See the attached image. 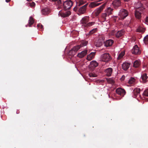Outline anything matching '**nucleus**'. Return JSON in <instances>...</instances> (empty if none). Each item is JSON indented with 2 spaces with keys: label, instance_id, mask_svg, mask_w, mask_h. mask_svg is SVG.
I'll return each mask as SVG.
<instances>
[{
  "label": "nucleus",
  "instance_id": "f257e3e1",
  "mask_svg": "<svg viewBox=\"0 0 148 148\" xmlns=\"http://www.w3.org/2000/svg\"><path fill=\"white\" fill-rule=\"evenodd\" d=\"M88 43V41L86 40H83L81 41L79 45H77L73 47L69 51V54L70 55L73 56L76 52L81 48L86 46Z\"/></svg>",
  "mask_w": 148,
  "mask_h": 148
},
{
  "label": "nucleus",
  "instance_id": "f03ea898",
  "mask_svg": "<svg viewBox=\"0 0 148 148\" xmlns=\"http://www.w3.org/2000/svg\"><path fill=\"white\" fill-rule=\"evenodd\" d=\"M128 12L127 10L124 9H122L120 10L119 14L120 18H118V17L115 16H112V18L114 22H116V20L118 19H124L128 16Z\"/></svg>",
  "mask_w": 148,
  "mask_h": 148
},
{
  "label": "nucleus",
  "instance_id": "7ed1b4c3",
  "mask_svg": "<svg viewBox=\"0 0 148 148\" xmlns=\"http://www.w3.org/2000/svg\"><path fill=\"white\" fill-rule=\"evenodd\" d=\"M112 59V57L108 53H103L101 56V60L103 62H108Z\"/></svg>",
  "mask_w": 148,
  "mask_h": 148
},
{
  "label": "nucleus",
  "instance_id": "20e7f679",
  "mask_svg": "<svg viewBox=\"0 0 148 148\" xmlns=\"http://www.w3.org/2000/svg\"><path fill=\"white\" fill-rule=\"evenodd\" d=\"M63 2L64 8L66 10L70 9L73 5L72 2L70 1H66Z\"/></svg>",
  "mask_w": 148,
  "mask_h": 148
},
{
  "label": "nucleus",
  "instance_id": "39448f33",
  "mask_svg": "<svg viewBox=\"0 0 148 148\" xmlns=\"http://www.w3.org/2000/svg\"><path fill=\"white\" fill-rule=\"evenodd\" d=\"M89 21V18L88 17L85 16L81 21V24L82 27H86L87 24Z\"/></svg>",
  "mask_w": 148,
  "mask_h": 148
},
{
  "label": "nucleus",
  "instance_id": "423d86ee",
  "mask_svg": "<svg viewBox=\"0 0 148 148\" xmlns=\"http://www.w3.org/2000/svg\"><path fill=\"white\" fill-rule=\"evenodd\" d=\"M105 5L103 4L96 9L94 12V14L96 16H98L105 8Z\"/></svg>",
  "mask_w": 148,
  "mask_h": 148
},
{
  "label": "nucleus",
  "instance_id": "0eeeda50",
  "mask_svg": "<svg viewBox=\"0 0 148 148\" xmlns=\"http://www.w3.org/2000/svg\"><path fill=\"white\" fill-rule=\"evenodd\" d=\"M132 53L135 55L140 54V51L137 45H135L132 50Z\"/></svg>",
  "mask_w": 148,
  "mask_h": 148
},
{
  "label": "nucleus",
  "instance_id": "6e6552de",
  "mask_svg": "<svg viewBox=\"0 0 148 148\" xmlns=\"http://www.w3.org/2000/svg\"><path fill=\"white\" fill-rule=\"evenodd\" d=\"M116 92L118 95L122 97H123L125 94V90L120 88H118L116 90Z\"/></svg>",
  "mask_w": 148,
  "mask_h": 148
},
{
  "label": "nucleus",
  "instance_id": "1a4fd4ad",
  "mask_svg": "<svg viewBox=\"0 0 148 148\" xmlns=\"http://www.w3.org/2000/svg\"><path fill=\"white\" fill-rule=\"evenodd\" d=\"M71 14V12L70 11H68L65 13L62 12V11H60L58 13L59 16L62 17H65L69 16Z\"/></svg>",
  "mask_w": 148,
  "mask_h": 148
},
{
  "label": "nucleus",
  "instance_id": "9d476101",
  "mask_svg": "<svg viewBox=\"0 0 148 148\" xmlns=\"http://www.w3.org/2000/svg\"><path fill=\"white\" fill-rule=\"evenodd\" d=\"M140 89L138 88H135L133 92V93L134 95V97L136 98L138 96H140Z\"/></svg>",
  "mask_w": 148,
  "mask_h": 148
},
{
  "label": "nucleus",
  "instance_id": "9b49d317",
  "mask_svg": "<svg viewBox=\"0 0 148 148\" xmlns=\"http://www.w3.org/2000/svg\"><path fill=\"white\" fill-rule=\"evenodd\" d=\"M109 19V16L106 13L102 14L101 16V21H105L108 20Z\"/></svg>",
  "mask_w": 148,
  "mask_h": 148
},
{
  "label": "nucleus",
  "instance_id": "f8f14e48",
  "mask_svg": "<svg viewBox=\"0 0 148 148\" xmlns=\"http://www.w3.org/2000/svg\"><path fill=\"white\" fill-rule=\"evenodd\" d=\"M103 0H97V1L91 3L90 5V7L94 8L100 5V3H98V2H100Z\"/></svg>",
  "mask_w": 148,
  "mask_h": 148
},
{
  "label": "nucleus",
  "instance_id": "ddd939ff",
  "mask_svg": "<svg viewBox=\"0 0 148 148\" xmlns=\"http://www.w3.org/2000/svg\"><path fill=\"white\" fill-rule=\"evenodd\" d=\"M140 9H137L135 11V17L137 19H139L141 17V12H142L140 10V12H139Z\"/></svg>",
  "mask_w": 148,
  "mask_h": 148
},
{
  "label": "nucleus",
  "instance_id": "4468645a",
  "mask_svg": "<svg viewBox=\"0 0 148 148\" xmlns=\"http://www.w3.org/2000/svg\"><path fill=\"white\" fill-rule=\"evenodd\" d=\"M87 50H85L78 53L77 56L80 58L84 57L87 53Z\"/></svg>",
  "mask_w": 148,
  "mask_h": 148
},
{
  "label": "nucleus",
  "instance_id": "2eb2a0df",
  "mask_svg": "<svg viewBox=\"0 0 148 148\" xmlns=\"http://www.w3.org/2000/svg\"><path fill=\"white\" fill-rule=\"evenodd\" d=\"M113 43V40L111 39L108 40L106 41L105 43V45L106 47H110L112 45Z\"/></svg>",
  "mask_w": 148,
  "mask_h": 148
},
{
  "label": "nucleus",
  "instance_id": "dca6fc26",
  "mask_svg": "<svg viewBox=\"0 0 148 148\" xmlns=\"http://www.w3.org/2000/svg\"><path fill=\"white\" fill-rule=\"evenodd\" d=\"M112 4L113 6L114 7L119 6L121 5V2L120 0H114L112 3Z\"/></svg>",
  "mask_w": 148,
  "mask_h": 148
},
{
  "label": "nucleus",
  "instance_id": "f3484780",
  "mask_svg": "<svg viewBox=\"0 0 148 148\" xmlns=\"http://www.w3.org/2000/svg\"><path fill=\"white\" fill-rule=\"evenodd\" d=\"M112 69L111 68H109L106 69L105 72L106 73L107 76H110L112 74Z\"/></svg>",
  "mask_w": 148,
  "mask_h": 148
},
{
  "label": "nucleus",
  "instance_id": "a211bd4d",
  "mask_svg": "<svg viewBox=\"0 0 148 148\" xmlns=\"http://www.w3.org/2000/svg\"><path fill=\"white\" fill-rule=\"evenodd\" d=\"M86 10V6L84 5L81 7L79 10L78 12L80 14L84 13Z\"/></svg>",
  "mask_w": 148,
  "mask_h": 148
},
{
  "label": "nucleus",
  "instance_id": "6ab92c4d",
  "mask_svg": "<svg viewBox=\"0 0 148 148\" xmlns=\"http://www.w3.org/2000/svg\"><path fill=\"white\" fill-rule=\"evenodd\" d=\"M130 64L128 63H124L122 64V68L125 71H126L129 67Z\"/></svg>",
  "mask_w": 148,
  "mask_h": 148
},
{
  "label": "nucleus",
  "instance_id": "aec40b11",
  "mask_svg": "<svg viewBox=\"0 0 148 148\" xmlns=\"http://www.w3.org/2000/svg\"><path fill=\"white\" fill-rule=\"evenodd\" d=\"M141 64V62L139 60H136L134 62L133 66L136 68L139 67Z\"/></svg>",
  "mask_w": 148,
  "mask_h": 148
},
{
  "label": "nucleus",
  "instance_id": "412c9836",
  "mask_svg": "<svg viewBox=\"0 0 148 148\" xmlns=\"http://www.w3.org/2000/svg\"><path fill=\"white\" fill-rule=\"evenodd\" d=\"M34 20L33 18L31 16H30L29 18V20L28 21V24L26 25V27H32L31 26L34 23Z\"/></svg>",
  "mask_w": 148,
  "mask_h": 148
},
{
  "label": "nucleus",
  "instance_id": "4be33fe9",
  "mask_svg": "<svg viewBox=\"0 0 148 148\" xmlns=\"http://www.w3.org/2000/svg\"><path fill=\"white\" fill-rule=\"evenodd\" d=\"M95 52H91L87 56L86 59L89 61L92 60L94 57L95 55Z\"/></svg>",
  "mask_w": 148,
  "mask_h": 148
},
{
  "label": "nucleus",
  "instance_id": "5701e85b",
  "mask_svg": "<svg viewBox=\"0 0 148 148\" xmlns=\"http://www.w3.org/2000/svg\"><path fill=\"white\" fill-rule=\"evenodd\" d=\"M102 21V24L103 25V27L104 28L107 27L109 28L110 27V24L109 22L108 21Z\"/></svg>",
  "mask_w": 148,
  "mask_h": 148
},
{
  "label": "nucleus",
  "instance_id": "b1692460",
  "mask_svg": "<svg viewBox=\"0 0 148 148\" xmlns=\"http://www.w3.org/2000/svg\"><path fill=\"white\" fill-rule=\"evenodd\" d=\"M124 34V32L121 30L118 31L116 34V37L117 38H119L122 36Z\"/></svg>",
  "mask_w": 148,
  "mask_h": 148
},
{
  "label": "nucleus",
  "instance_id": "393cba45",
  "mask_svg": "<svg viewBox=\"0 0 148 148\" xmlns=\"http://www.w3.org/2000/svg\"><path fill=\"white\" fill-rule=\"evenodd\" d=\"M105 12L109 16L112 14L113 9L110 7H108L105 10Z\"/></svg>",
  "mask_w": 148,
  "mask_h": 148
},
{
  "label": "nucleus",
  "instance_id": "a878e982",
  "mask_svg": "<svg viewBox=\"0 0 148 148\" xmlns=\"http://www.w3.org/2000/svg\"><path fill=\"white\" fill-rule=\"evenodd\" d=\"M148 78V77L146 73L143 74L141 76V79L143 82L145 83L146 81V80Z\"/></svg>",
  "mask_w": 148,
  "mask_h": 148
},
{
  "label": "nucleus",
  "instance_id": "bb28decb",
  "mask_svg": "<svg viewBox=\"0 0 148 148\" xmlns=\"http://www.w3.org/2000/svg\"><path fill=\"white\" fill-rule=\"evenodd\" d=\"M142 4L140 2H138L136 5V7L137 9L140 8L141 10H142L144 9L142 7Z\"/></svg>",
  "mask_w": 148,
  "mask_h": 148
},
{
  "label": "nucleus",
  "instance_id": "cd10ccee",
  "mask_svg": "<svg viewBox=\"0 0 148 148\" xmlns=\"http://www.w3.org/2000/svg\"><path fill=\"white\" fill-rule=\"evenodd\" d=\"M90 64L92 67H96L98 66V64L96 61H93L91 62Z\"/></svg>",
  "mask_w": 148,
  "mask_h": 148
},
{
  "label": "nucleus",
  "instance_id": "c85d7f7f",
  "mask_svg": "<svg viewBox=\"0 0 148 148\" xmlns=\"http://www.w3.org/2000/svg\"><path fill=\"white\" fill-rule=\"evenodd\" d=\"M135 79L134 77H131L129 80L128 83L130 84H133L135 81Z\"/></svg>",
  "mask_w": 148,
  "mask_h": 148
},
{
  "label": "nucleus",
  "instance_id": "c756f323",
  "mask_svg": "<svg viewBox=\"0 0 148 148\" xmlns=\"http://www.w3.org/2000/svg\"><path fill=\"white\" fill-rule=\"evenodd\" d=\"M145 28H137L136 30L137 32L143 33L144 32L145 29Z\"/></svg>",
  "mask_w": 148,
  "mask_h": 148
},
{
  "label": "nucleus",
  "instance_id": "7c9ffc66",
  "mask_svg": "<svg viewBox=\"0 0 148 148\" xmlns=\"http://www.w3.org/2000/svg\"><path fill=\"white\" fill-rule=\"evenodd\" d=\"M125 55V53L124 52H122L119 54L117 58L118 60H120L123 58Z\"/></svg>",
  "mask_w": 148,
  "mask_h": 148
},
{
  "label": "nucleus",
  "instance_id": "2f4dec72",
  "mask_svg": "<svg viewBox=\"0 0 148 148\" xmlns=\"http://www.w3.org/2000/svg\"><path fill=\"white\" fill-rule=\"evenodd\" d=\"M89 75L90 77H95L97 76V74L94 72L90 73H89Z\"/></svg>",
  "mask_w": 148,
  "mask_h": 148
},
{
  "label": "nucleus",
  "instance_id": "473e14b6",
  "mask_svg": "<svg viewBox=\"0 0 148 148\" xmlns=\"http://www.w3.org/2000/svg\"><path fill=\"white\" fill-rule=\"evenodd\" d=\"M102 42L98 41L96 43L95 45L97 47H99L102 45Z\"/></svg>",
  "mask_w": 148,
  "mask_h": 148
},
{
  "label": "nucleus",
  "instance_id": "72a5a7b5",
  "mask_svg": "<svg viewBox=\"0 0 148 148\" xmlns=\"http://www.w3.org/2000/svg\"><path fill=\"white\" fill-rule=\"evenodd\" d=\"M95 23L94 22H90L88 23L87 24V25L86 27H91L92 26L95 25Z\"/></svg>",
  "mask_w": 148,
  "mask_h": 148
},
{
  "label": "nucleus",
  "instance_id": "f704fd0d",
  "mask_svg": "<svg viewBox=\"0 0 148 148\" xmlns=\"http://www.w3.org/2000/svg\"><path fill=\"white\" fill-rule=\"evenodd\" d=\"M97 28H93L89 32L90 34H92L97 31Z\"/></svg>",
  "mask_w": 148,
  "mask_h": 148
},
{
  "label": "nucleus",
  "instance_id": "c9c22d12",
  "mask_svg": "<svg viewBox=\"0 0 148 148\" xmlns=\"http://www.w3.org/2000/svg\"><path fill=\"white\" fill-rule=\"evenodd\" d=\"M144 41L145 44L147 43L148 41V35H147L144 37Z\"/></svg>",
  "mask_w": 148,
  "mask_h": 148
},
{
  "label": "nucleus",
  "instance_id": "e433bc0d",
  "mask_svg": "<svg viewBox=\"0 0 148 148\" xmlns=\"http://www.w3.org/2000/svg\"><path fill=\"white\" fill-rule=\"evenodd\" d=\"M143 94L144 95L148 97V89L144 91Z\"/></svg>",
  "mask_w": 148,
  "mask_h": 148
},
{
  "label": "nucleus",
  "instance_id": "4c0bfd02",
  "mask_svg": "<svg viewBox=\"0 0 148 148\" xmlns=\"http://www.w3.org/2000/svg\"><path fill=\"white\" fill-rule=\"evenodd\" d=\"M37 26L38 28H42L43 27V26L40 23L38 24Z\"/></svg>",
  "mask_w": 148,
  "mask_h": 148
},
{
  "label": "nucleus",
  "instance_id": "58836bf2",
  "mask_svg": "<svg viewBox=\"0 0 148 148\" xmlns=\"http://www.w3.org/2000/svg\"><path fill=\"white\" fill-rule=\"evenodd\" d=\"M35 3H34V2H32V3H30V5L32 6V7H34L35 6Z\"/></svg>",
  "mask_w": 148,
  "mask_h": 148
},
{
  "label": "nucleus",
  "instance_id": "ea45409f",
  "mask_svg": "<svg viewBox=\"0 0 148 148\" xmlns=\"http://www.w3.org/2000/svg\"><path fill=\"white\" fill-rule=\"evenodd\" d=\"M145 23L147 25H148V17H147L146 18Z\"/></svg>",
  "mask_w": 148,
  "mask_h": 148
},
{
  "label": "nucleus",
  "instance_id": "a19ab883",
  "mask_svg": "<svg viewBox=\"0 0 148 148\" xmlns=\"http://www.w3.org/2000/svg\"><path fill=\"white\" fill-rule=\"evenodd\" d=\"M45 11V9L43 10H42V14H46L45 13H44L43 12H44Z\"/></svg>",
  "mask_w": 148,
  "mask_h": 148
},
{
  "label": "nucleus",
  "instance_id": "79ce46f5",
  "mask_svg": "<svg viewBox=\"0 0 148 148\" xmlns=\"http://www.w3.org/2000/svg\"><path fill=\"white\" fill-rule=\"evenodd\" d=\"M64 1L63 0H60L59 1V3H61L62 2H64Z\"/></svg>",
  "mask_w": 148,
  "mask_h": 148
},
{
  "label": "nucleus",
  "instance_id": "37998d69",
  "mask_svg": "<svg viewBox=\"0 0 148 148\" xmlns=\"http://www.w3.org/2000/svg\"><path fill=\"white\" fill-rule=\"evenodd\" d=\"M125 76H123L121 78V79H124Z\"/></svg>",
  "mask_w": 148,
  "mask_h": 148
},
{
  "label": "nucleus",
  "instance_id": "c03bdc74",
  "mask_svg": "<svg viewBox=\"0 0 148 148\" xmlns=\"http://www.w3.org/2000/svg\"><path fill=\"white\" fill-rule=\"evenodd\" d=\"M10 0H5V1L6 2L8 3L10 1Z\"/></svg>",
  "mask_w": 148,
  "mask_h": 148
},
{
  "label": "nucleus",
  "instance_id": "a18cd8bd",
  "mask_svg": "<svg viewBox=\"0 0 148 148\" xmlns=\"http://www.w3.org/2000/svg\"><path fill=\"white\" fill-rule=\"evenodd\" d=\"M111 82H114V81H113V80L112 79H111Z\"/></svg>",
  "mask_w": 148,
  "mask_h": 148
},
{
  "label": "nucleus",
  "instance_id": "49530a36",
  "mask_svg": "<svg viewBox=\"0 0 148 148\" xmlns=\"http://www.w3.org/2000/svg\"><path fill=\"white\" fill-rule=\"evenodd\" d=\"M57 0H52V1H57Z\"/></svg>",
  "mask_w": 148,
  "mask_h": 148
},
{
  "label": "nucleus",
  "instance_id": "de8ad7c7",
  "mask_svg": "<svg viewBox=\"0 0 148 148\" xmlns=\"http://www.w3.org/2000/svg\"><path fill=\"white\" fill-rule=\"evenodd\" d=\"M124 27H126L127 26L126 25H125Z\"/></svg>",
  "mask_w": 148,
  "mask_h": 148
}]
</instances>
